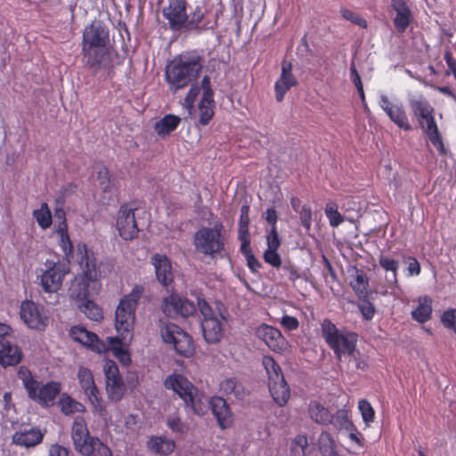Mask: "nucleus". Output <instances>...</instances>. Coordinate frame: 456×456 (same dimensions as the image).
I'll return each mask as SVG.
<instances>
[{
  "label": "nucleus",
  "instance_id": "nucleus-32",
  "mask_svg": "<svg viewBox=\"0 0 456 456\" xmlns=\"http://www.w3.org/2000/svg\"><path fill=\"white\" fill-rule=\"evenodd\" d=\"M219 390L224 395L233 396L240 400L243 399L246 395L244 385L237 378L224 379L219 385Z\"/></svg>",
  "mask_w": 456,
  "mask_h": 456
},
{
  "label": "nucleus",
  "instance_id": "nucleus-11",
  "mask_svg": "<svg viewBox=\"0 0 456 456\" xmlns=\"http://www.w3.org/2000/svg\"><path fill=\"white\" fill-rule=\"evenodd\" d=\"M224 226L216 224L214 227H202L194 234L195 249L207 256H214L224 251Z\"/></svg>",
  "mask_w": 456,
  "mask_h": 456
},
{
  "label": "nucleus",
  "instance_id": "nucleus-15",
  "mask_svg": "<svg viewBox=\"0 0 456 456\" xmlns=\"http://www.w3.org/2000/svg\"><path fill=\"white\" fill-rule=\"evenodd\" d=\"M187 5L186 0H167V5L163 8L162 15L173 32L187 30Z\"/></svg>",
  "mask_w": 456,
  "mask_h": 456
},
{
  "label": "nucleus",
  "instance_id": "nucleus-40",
  "mask_svg": "<svg viewBox=\"0 0 456 456\" xmlns=\"http://www.w3.org/2000/svg\"><path fill=\"white\" fill-rule=\"evenodd\" d=\"M61 411L65 415H70L76 412H84L86 407L79 402L74 400L68 395H62L59 400Z\"/></svg>",
  "mask_w": 456,
  "mask_h": 456
},
{
  "label": "nucleus",
  "instance_id": "nucleus-29",
  "mask_svg": "<svg viewBox=\"0 0 456 456\" xmlns=\"http://www.w3.org/2000/svg\"><path fill=\"white\" fill-rule=\"evenodd\" d=\"M21 360V351L5 338L0 340V363L3 366L16 365Z\"/></svg>",
  "mask_w": 456,
  "mask_h": 456
},
{
  "label": "nucleus",
  "instance_id": "nucleus-37",
  "mask_svg": "<svg viewBox=\"0 0 456 456\" xmlns=\"http://www.w3.org/2000/svg\"><path fill=\"white\" fill-rule=\"evenodd\" d=\"M431 299L428 297H424L419 300V305L411 312L413 320L419 323H424L431 318L432 305Z\"/></svg>",
  "mask_w": 456,
  "mask_h": 456
},
{
  "label": "nucleus",
  "instance_id": "nucleus-62",
  "mask_svg": "<svg viewBox=\"0 0 456 456\" xmlns=\"http://www.w3.org/2000/svg\"><path fill=\"white\" fill-rule=\"evenodd\" d=\"M354 430H346L348 432V438L352 443L356 444L358 447H363V438L362 434L358 431L357 428L354 424Z\"/></svg>",
  "mask_w": 456,
  "mask_h": 456
},
{
  "label": "nucleus",
  "instance_id": "nucleus-51",
  "mask_svg": "<svg viewBox=\"0 0 456 456\" xmlns=\"http://www.w3.org/2000/svg\"><path fill=\"white\" fill-rule=\"evenodd\" d=\"M443 325L456 333V309L451 308L444 311L441 317Z\"/></svg>",
  "mask_w": 456,
  "mask_h": 456
},
{
  "label": "nucleus",
  "instance_id": "nucleus-1",
  "mask_svg": "<svg viewBox=\"0 0 456 456\" xmlns=\"http://www.w3.org/2000/svg\"><path fill=\"white\" fill-rule=\"evenodd\" d=\"M144 292L142 285H135L132 291L124 296L116 309V330L118 337H109L106 345L98 336L82 326H74L70 330V336L80 344L96 353L112 351L113 355L124 365L131 363L128 346L133 339L134 325L135 321V309L139 299Z\"/></svg>",
  "mask_w": 456,
  "mask_h": 456
},
{
  "label": "nucleus",
  "instance_id": "nucleus-30",
  "mask_svg": "<svg viewBox=\"0 0 456 456\" xmlns=\"http://www.w3.org/2000/svg\"><path fill=\"white\" fill-rule=\"evenodd\" d=\"M61 384L55 381H51L42 386L41 387H35V395L28 396L29 398L37 401L41 404L47 405L52 403L61 392Z\"/></svg>",
  "mask_w": 456,
  "mask_h": 456
},
{
  "label": "nucleus",
  "instance_id": "nucleus-13",
  "mask_svg": "<svg viewBox=\"0 0 456 456\" xmlns=\"http://www.w3.org/2000/svg\"><path fill=\"white\" fill-rule=\"evenodd\" d=\"M137 208H132L129 203L122 204L118 211L116 228L119 236L125 240L137 238L140 232L139 221L136 219Z\"/></svg>",
  "mask_w": 456,
  "mask_h": 456
},
{
  "label": "nucleus",
  "instance_id": "nucleus-6",
  "mask_svg": "<svg viewBox=\"0 0 456 456\" xmlns=\"http://www.w3.org/2000/svg\"><path fill=\"white\" fill-rule=\"evenodd\" d=\"M409 106L419 127L427 134L430 142L441 155H445L446 149L435 119L434 108L424 96L410 99Z\"/></svg>",
  "mask_w": 456,
  "mask_h": 456
},
{
  "label": "nucleus",
  "instance_id": "nucleus-25",
  "mask_svg": "<svg viewBox=\"0 0 456 456\" xmlns=\"http://www.w3.org/2000/svg\"><path fill=\"white\" fill-rule=\"evenodd\" d=\"M66 274L64 266L61 264H53L41 275V286L47 293L57 292L61 286L62 280Z\"/></svg>",
  "mask_w": 456,
  "mask_h": 456
},
{
  "label": "nucleus",
  "instance_id": "nucleus-60",
  "mask_svg": "<svg viewBox=\"0 0 456 456\" xmlns=\"http://www.w3.org/2000/svg\"><path fill=\"white\" fill-rule=\"evenodd\" d=\"M49 456H69V450L59 444H53L49 447Z\"/></svg>",
  "mask_w": 456,
  "mask_h": 456
},
{
  "label": "nucleus",
  "instance_id": "nucleus-57",
  "mask_svg": "<svg viewBox=\"0 0 456 456\" xmlns=\"http://www.w3.org/2000/svg\"><path fill=\"white\" fill-rule=\"evenodd\" d=\"M281 324L285 330L291 331L298 328L299 322L294 316L284 315L281 320Z\"/></svg>",
  "mask_w": 456,
  "mask_h": 456
},
{
  "label": "nucleus",
  "instance_id": "nucleus-48",
  "mask_svg": "<svg viewBox=\"0 0 456 456\" xmlns=\"http://www.w3.org/2000/svg\"><path fill=\"white\" fill-rule=\"evenodd\" d=\"M340 14L345 20H349L362 28H366L368 26V22L364 18L349 9L342 7L340 9Z\"/></svg>",
  "mask_w": 456,
  "mask_h": 456
},
{
  "label": "nucleus",
  "instance_id": "nucleus-53",
  "mask_svg": "<svg viewBox=\"0 0 456 456\" xmlns=\"http://www.w3.org/2000/svg\"><path fill=\"white\" fill-rule=\"evenodd\" d=\"M267 249H278L281 246V240L277 227H272L266 236Z\"/></svg>",
  "mask_w": 456,
  "mask_h": 456
},
{
  "label": "nucleus",
  "instance_id": "nucleus-52",
  "mask_svg": "<svg viewBox=\"0 0 456 456\" xmlns=\"http://www.w3.org/2000/svg\"><path fill=\"white\" fill-rule=\"evenodd\" d=\"M277 250L278 249H266L264 253L265 262L276 268L281 265V258Z\"/></svg>",
  "mask_w": 456,
  "mask_h": 456
},
{
  "label": "nucleus",
  "instance_id": "nucleus-54",
  "mask_svg": "<svg viewBox=\"0 0 456 456\" xmlns=\"http://www.w3.org/2000/svg\"><path fill=\"white\" fill-rule=\"evenodd\" d=\"M404 261L408 264L407 276H418L420 274V264L416 257L409 256L404 259Z\"/></svg>",
  "mask_w": 456,
  "mask_h": 456
},
{
  "label": "nucleus",
  "instance_id": "nucleus-63",
  "mask_svg": "<svg viewBox=\"0 0 456 456\" xmlns=\"http://www.w3.org/2000/svg\"><path fill=\"white\" fill-rule=\"evenodd\" d=\"M350 360H354L355 362V369L356 370H366L368 368V362L367 360L361 357L360 351L357 350V354L354 356H348Z\"/></svg>",
  "mask_w": 456,
  "mask_h": 456
},
{
  "label": "nucleus",
  "instance_id": "nucleus-4",
  "mask_svg": "<svg viewBox=\"0 0 456 456\" xmlns=\"http://www.w3.org/2000/svg\"><path fill=\"white\" fill-rule=\"evenodd\" d=\"M197 307L202 316L201 330L204 339L209 344L219 342L224 336V322H227L230 314L226 305L220 300L210 305L199 294L196 297Z\"/></svg>",
  "mask_w": 456,
  "mask_h": 456
},
{
  "label": "nucleus",
  "instance_id": "nucleus-3",
  "mask_svg": "<svg viewBox=\"0 0 456 456\" xmlns=\"http://www.w3.org/2000/svg\"><path fill=\"white\" fill-rule=\"evenodd\" d=\"M202 69L201 57L183 53L175 57L166 68V80L170 91L176 93L196 81Z\"/></svg>",
  "mask_w": 456,
  "mask_h": 456
},
{
  "label": "nucleus",
  "instance_id": "nucleus-8",
  "mask_svg": "<svg viewBox=\"0 0 456 456\" xmlns=\"http://www.w3.org/2000/svg\"><path fill=\"white\" fill-rule=\"evenodd\" d=\"M71 440L74 449L82 456H113L110 447L97 436H93L85 419L75 418L71 427Z\"/></svg>",
  "mask_w": 456,
  "mask_h": 456
},
{
  "label": "nucleus",
  "instance_id": "nucleus-14",
  "mask_svg": "<svg viewBox=\"0 0 456 456\" xmlns=\"http://www.w3.org/2000/svg\"><path fill=\"white\" fill-rule=\"evenodd\" d=\"M111 46H81L82 61L94 73L112 67Z\"/></svg>",
  "mask_w": 456,
  "mask_h": 456
},
{
  "label": "nucleus",
  "instance_id": "nucleus-9",
  "mask_svg": "<svg viewBox=\"0 0 456 456\" xmlns=\"http://www.w3.org/2000/svg\"><path fill=\"white\" fill-rule=\"evenodd\" d=\"M219 14L215 5L208 0L196 1L190 7L186 31L201 33L213 30L218 26Z\"/></svg>",
  "mask_w": 456,
  "mask_h": 456
},
{
  "label": "nucleus",
  "instance_id": "nucleus-5",
  "mask_svg": "<svg viewBox=\"0 0 456 456\" xmlns=\"http://www.w3.org/2000/svg\"><path fill=\"white\" fill-rule=\"evenodd\" d=\"M76 260L82 271V277L77 278L71 284L69 295L73 299L85 302L89 296V283L98 279L96 257L85 243H78Z\"/></svg>",
  "mask_w": 456,
  "mask_h": 456
},
{
  "label": "nucleus",
  "instance_id": "nucleus-17",
  "mask_svg": "<svg viewBox=\"0 0 456 456\" xmlns=\"http://www.w3.org/2000/svg\"><path fill=\"white\" fill-rule=\"evenodd\" d=\"M81 46H111L108 26L102 20H94L86 26Z\"/></svg>",
  "mask_w": 456,
  "mask_h": 456
},
{
  "label": "nucleus",
  "instance_id": "nucleus-31",
  "mask_svg": "<svg viewBox=\"0 0 456 456\" xmlns=\"http://www.w3.org/2000/svg\"><path fill=\"white\" fill-rule=\"evenodd\" d=\"M308 416L316 424L329 426L331 421V411L316 400L310 401L308 404Z\"/></svg>",
  "mask_w": 456,
  "mask_h": 456
},
{
  "label": "nucleus",
  "instance_id": "nucleus-55",
  "mask_svg": "<svg viewBox=\"0 0 456 456\" xmlns=\"http://www.w3.org/2000/svg\"><path fill=\"white\" fill-rule=\"evenodd\" d=\"M200 88L198 84H191L189 92L184 98L185 106L188 109H192L197 96L200 94Z\"/></svg>",
  "mask_w": 456,
  "mask_h": 456
},
{
  "label": "nucleus",
  "instance_id": "nucleus-10",
  "mask_svg": "<svg viewBox=\"0 0 456 456\" xmlns=\"http://www.w3.org/2000/svg\"><path fill=\"white\" fill-rule=\"evenodd\" d=\"M262 362L268 375L269 391L273 401L280 406L285 405L290 397V389L280 365L270 355H265Z\"/></svg>",
  "mask_w": 456,
  "mask_h": 456
},
{
  "label": "nucleus",
  "instance_id": "nucleus-23",
  "mask_svg": "<svg viewBox=\"0 0 456 456\" xmlns=\"http://www.w3.org/2000/svg\"><path fill=\"white\" fill-rule=\"evenodd\" d=\"M380 108L398 127L404 131L411 130L408 117L402 103L392 102L387 95H381L379 100Z\"/></svg>",
  "mask_w": 456,
  "mask_h": 456
},
{
  "label": "nucleus",
  "instance_id": "nucleus-44",
  "mask_svg": "<svg viewBox=\"0 0 456 456\" xmlns=\"http://www.w3.org/2000/svg\"><path fill=\"white\" fill-rule=\"evenodd\" d=\"M325 214L329 219L330 225L338 227L344 222L343 216L338 210V205L334 202L327 203L325 206Z\"/></svg>",
  "mask_w": 456,
  "mask_h": 456
},
{
  "label": "nucleus",
  "instance_id": "nucleus-28",
  "mask_svg": "<svg viewBox=\"0 0 456 456\" xmlns=\"http://www.w3.org/2000/svg\"><path fill=\"white\" fill-rule=\"evenodd\" d=\"M391 7L395 12L393 20L395 28L400 33L405 32L413 20L412 12L406 0H391Z\"/></svg>",
  "mask_w": 456,
  "mask_h": 456
},
{
  "label": "nucleus",
  "instance_id": "nucleus-19",
  "mask_svg": "<svg viewBox=\"0 0 456 456\" xmlns=\"http://www.w3.org/2000/svg\"><path fill=\"white\" fill-rule=\"evenodd\" d=\"M103 370L109 397L112 401H119L125 394L126 387L117 363L111 360L107 361Z\"/></svg>",
  "mask_w": 456,
  "mask_h": 456
},
{
  "label": "nucleus",
  "instance_id": "nucleus-7",
  "mask_svg": "<svg viewBox=\"0 0 456 456\" xmlns=\"http://www.w3.org/2000/svg\"><path fill=\"white\" fill-rule=\"evenodd\" d=\"M322 334L327 345L332 349L337 359L354 356L357 354L358 335L347 330H338L329 319L322 323Z\"/></svg>",
  "mask_w": 456,
  "mask_h": 456
},
{
  "label": "nucleus",
  "instance_id": "nucleus-61",
  "mask_svg": "<svg viewBox=\"0 0 456 456\" xmlns=\"http://www.w3.org/2000/svg\"><path fill=\"white\" fill-rule=\"evenodd\" d=\"M444 59L450 69V71H447L446 74L449 75L450 72H452L454 76V78L456 79V61L453 58L452 53L449 49H447L444 52Z\"/></svg>",
  "mask_w": 456,
  "mask_h": 456
},
{
  "label": "nucleus",
  "instance_id": "nucleus-39",
  "mask_svg": "<svg viewBox=\"0 0 456 456\" xmlns=\"http://www.w3.org/2000/svg\"><path fill=\"white\" fill-rule=\"evenodd\" d=\"M149 447L152 452L168 455L174 452L175 444L171 439L155 437L149 442Z\"/></svg>",
  "mask_w": 456,
  "mask_h": 456
},
{
  "label": "nucleus",
  "instance_id": "nucleus-12",
  "mask_svg": "<svg viewBox=\"0 0 456 456\" xmlns=\"http://www.w3.org/2000/svg\"><path fill=\"white\" fill-rule=\"evenodd\" d=\"M165 343L172 344L175 352L184 357L191 356L194 352L191 337L178 325L168 322L160 330Z\"/></svg>",
  "mask_w": 456,
  "mask_h": 456
},
{
  "label": "nucleus",
  "instance_id": "nucleus-42",
  "mask_svg": "<svg viewBox=\"0 0 456 456\" xmlns=\"http://www.w3.org/2000/svg\"><path fill=\"white\" fill-rule=\"evenodd\" d=\"M78 307L80 311L83 312L86 316L92 321L100 322L103 319V313L102 308L92 300L86 299L85 302H82Z\"/></svg>",
  "mask_w": 456,
  "mask_h": 456
},
{
  "label": "nucleus",
  "instance_id": "nucleus-27",
  "mask_svg": "<svg viewBox=\"0 0 456 456\" xmlns=\"http://www.w3.org/2000/svg\"><path fill=\"white\" fill-rule=\"evenodd\" d=\"M45 436V431L38 427H32L16 431L12 436V443L18 446L29 448L41 444Z\"/></svg>",
  "mask_w": 456,
  "mask_h": 456
},
{
  "label": "nucleus",
  "instance_id": "nucleus-64",
  "mask_svg": "<svg viewBox=\"0 0 456 456\" xmlns=\"http://www.w3.org/2000/svg\"><path fill=\"white\" fill-rule=\"evenodd\" d=\"M265 220L272 227H277L278 216L273 208H270L265 212Z\"/></svg>",
  "mask_w": 456,
  "mask_h": 456
},
{
  "label": "nucleus",
  "instance_id": "nucleus-45",
  "mask_svg": "<svg viewBox=\"0 0 456 456\" xmlns=\"http://www.w3.org/2000/svg\"><path fill=\"white\" fill-rule=\"evenodd\" d=\"M358 408L361 412L362 420L366 425L373 422L375 419V411L368 400L361 399L358 403Z\"/></svg>",
  "mask_w": 456,
  "mask_h": 456
},
{
  "label": "nucleus",
  "instance_id": "nucleus-16",
  "mask_svg": "<svg viewBox=\"0 0 456 456\" xmlns=\"http://www.w3.org/2000/svg\"><path fill=\"white\" fill-rule=\"evenodd\" d=\"M161 310L166 316L170 318H176L177 316L187 318L196 314L197 307L187 297L177 293H172L163 299Z\"/></svg>",
  "mask_w": 456,
  "mask_h": 456
},
{
  "label": "nucleus",
  "instance_id": "nucleus-38",
  "mask_svg": "<svg viewBox=\"0 0 456 456\" xmlns=\"http://www.w3.org/2000/svg\"><path fill=\"white\" fill-rule=\"evenodd\" d=\"M215 101L214 98L201 97L199 103V123L201 126L209 124L214 116Z\"/></svg>",
  "mask_w": 456,
  "mask_h": 456
},
{
  "label": "nucleus",
  "instance_id": "nucleus-36",
  "mask_svg": "<svg viewBox=\"0 0 456 456\" xmlns=\"http://www.w3.org/2000/svg\"><path fill=\"white\" fill-rule=\"evenodd\" d=\"M32 216L42 230H47L53 224L52 211L46 202H43L39 208L34 209Z\"/></svg>",
  "mask_w": 456,
  "mask_h": 456
},
{
  "label": "nucleus",
  "instance_id": "nucleus-59",
  "mask_svg": "<svg viewBox=\"0 0 456 456\" xmlns=\"http://www.w3.org/2000/svg\"><path fill=\"white\" fill-rule=\"evenodd\" d=\"M167 426L172 431L176 433H183L185 431L184 425L181 422L179 417L174 416L167 419Z\"/></svg>",
  "mask_w": 456,
  "mask_h": 456
},
{
  "label": "nucleus",
  "instance_id": "nucleus-46",
  "mask_svg": "<svg viewBox=\"0 0 456 456\" xmlns=\"http://www.w3.org/2000/svg\"><path fill=\"white\" fill-rule=\"evenodd\" d=\"M297 214L301 225L306 232H309L313 223L312 207L309 204H304Z\"/></svg>",
  "mask_w": 456,
  "mask_h": 456
},
{
  "label": "nucleus",
  "instance_id": "nucleus-50",
  "mask_svg": "<svg viewBox=\"0 0 456 456\" xmlns=\"http://www.w3.org/2000/svg\"><path fill=\"white\" fill-rule=\"evenodd\" d=\"M249 225V206L248 204L242 205L240 208V216L239 220V233L248 234Z\"/></svg>",
  "mask_w": 456,
  "mask_h": 456
},
{
  "label": "nucleus",
  "instance_id": "nucleus-49",
  "mask_svg": "<svg viewBox=\"0 0 456 456\" xmlns=\"http://www.w3.org/2000/svg\"><path fill=\"white\" fill-rule=\"evenodd\" d=\"M307 444V437L305 436L298 435L291 443V452L294 456H305V451Z\"/></svg>",
  "mask_w": 456,
  "mask_h": 456
},
{
  "label": "nucleus",
  "instance_id": "nucleus-41",
  "mask_svg": "<svg viewBox=\"0 0 456 456\" xmlns=\"http://www.w3.org/2000/svg\"><path fill=\"white\" fill-rule=\"evenodd\" d=\"M379 265L387 272H392L393 279L389 281L393 287H398L399 261L388 256L381 254L379 257Z\"/></svg>",
  "mask_w": 456,
  "mask_h": 456
},
{
  "label": "nucleus",
  "instance_id": "nucleus-2",
  "mask_svg": "<svg viewBox=\"0 0 456 456\" xmlns=\"http://www.w3.org/2000/svg\"><path fill=\"white\" fill-rule=\"evenodd\" d=\"M164 386L173 390L183 401L186 410L194 414L203 416L208 405L216 417L219 427L223 429L230 428L233 422L232 412L227 402L220 396H213L209 402L203 395H200L197 387L181 374H172L166 378Z\"/></svg>",
  "mask_w": 456,
  "mask_h": 456
},
{
  "label": "nucleus",
  "instance_id": "nucleus-56",
  "mask_svg": "<svg viewBox=\"0 0 456 456\" xmlns=\"http://www.w3.org/2000/svg\"><path fill=\"white\" fill-rule=\"evenodd\" d=\"M362 300V302L359 305L360 312L365 320L370 321L374 317L375 307L367 298Z\"/></svg>",
  "mask_w": 456,
  "mask_h": 456
},
{
  "label": "nucleus",
  "instance_id": "nucleus-58",
  "mask_svg": "<svg viewBox=\"0 0 456 456\" xmlns=\"http://www.w3.org/2000/svg\"><path fill=\"white\" fill-rule=\"evenodd\" d=\"M200 88L202 89L201 97L214 98V91L211 87V81L208 76H204L200 82Z\"/></svg>",
  "mask_w": 456,
  "mask_h": 456
},
{
  "label": "nucleus",
  "instance_id": "nucleus-35",
  "mask_svg": "<svg viewBox=\"0 0 456 456\" xmlns=\"http://www.w3.org/2000/svg\"><path fill=\"white\" fill-rule=\"evenodd\" d=\"M337 430H354V423L349 416V410L346 407L337 410L331 414L330 424Z\"/></svg>",
  "mask_w": 456,
  "mask_h": 456
},
{
  "label": "nucleus",
  "instance_id": "nucleus-34",
  "mask_svg": "<svg viewBox=\"0 0 456 456\" xmlns=\"http://www.w3.org/2000/svg\"><path fill=\"white\" fill-rule=\"evenodd\" d=\"M180 122L181 118L178 116L167 114L155 123L154 130L159 135H168L177 128Z\"/></svg>",
  "mask_w": 456,
  "mask_h": 456
},
{
  "label": "nucleus",
  "instance_id": "nucleus-33",
  "mask_svg": "<svg viewBox=\"0 0 456 456\" xmlns=\"http://www.w3.org/2000/svg\"><path fill=\"white\" fill-rule=\"evenodd\" d=\"M350 286L360 299L369 297V279L361 269H355V275L350 281Z\"/></svg>",
  "mask_w": 456,
  "mask_h": 456
},
{
  "label": "nucleus",
  "instance_id": "nucleus-18",
  "mask_svg": "<svg viewBox=\"0 0 456 456\" xmlns=\"http://www.w3.org/2000/svg\"><path fill=\"white\" fill-rule=\"evenodd\" d=\"M77 379L80 387L93 405L94 411L100 414H102V412L105 411V407L103 405L100 391L95 385L92 371L88 368L79 367L77 371Z\"/></svg>",
  "mask_w": 456,
  "mask_h": 456
},
{
  "label": "nucleus",
  "instance_id": "nucleus-22",
  "mask_svg": "<svg viewBox=\"0 0 456 456\" xmlns=\"http://www.w3.org/2000/svg\"><path fill=\"white\" fill-rule=\"evenodd\" d=\"M54 232L59 236V245L65 257L69 260L70 257H73L74 246L69 234L66 212L61 208H56L54 210Z\"/></svg>",
  "mask_w": 456,
  "mask_h": 456
},
{
  "label": "nucleus",
  "instance_id": "nucleus-21",
  "mask_svg": "<svg viewBox=\"0 0 456 456\" xmlns=\"http://www.w3.org/2000/svg\"><path fill=\"white\" fill-rule=\"evenodd\" d=\"M20 318L30 328L44 330L48 323V318L44 314V309L33 301H24L20 305Z\"/></svg>",
  "mask_w": 456,
  "mask_h": 456
},
{
  "label": "nucleus",
  "instance_id": "nucleus-20",
  "mask_svg": "<svg viewBox=\"0 0 456 456\" xmlns=\"http://www.w3.org/2000/svg\"><path fill=\"white\" fill-rule=\"evenodd\" d=\"M255 335L274 353L282 354L288 347V340L277 328L271 325H259L255 330Z\"/></svg>",
  "mask_w": 456,
  "mask_h": 456
},
{
  "label": "nucleus",
  "instance_id": "nucleus-24",
  "mask_svg": "<svg viewBox=\"0 0 456 456\" xmlns=\"http://www.w3.org/2000/svg\"><path fill=\"white\" fill-rule=\"evenodd\" d=\"M297 84V79L292 73V63L289 61H282L281 76L274 84L276 101L282 102L285 94Z\"/></svg>",
  "mask_w": 456,
  "mask_h": 456
},
{
  "label": "nucleus",
  "instance_id": "nucleus-47",
  "mask_svg": "<svg viewBox=\"0 0 456 456\" xmlns=\"http://www.w3.org/2000/svg\"><path fill=\"white\" fill-rule=\"evenodd\" d=\"M97 179L100 186L104 192H110L112 188V180L110 171L106 167H102L97 172Z\"/></svg>",
  "mask_w": 456,
  "mask_h": 456
},
{
  "label": "nucleus",
  "instance_id": "nucleus-43",
  "mask_svg": "<svg viewBox=\"0 0 456 456\" xmlns=\"http://www.w3.org/2000/svg\"><path fill=\"white\" fill-rule=\"evenodd\" d=\"M18 378L22 381L28 396L35 395V387H38L39 383L33 378L31 371L24 367H20L18 370Z\"/></svg>",
  "mask_w": 456,
  "mask_h": 456
},
{
  "label": "nucleus",
  "instance_id": "nucleus-26",
  "mask_svg": "<svg viewBox=\"0 0 456 456\" xmlns=\"http://www.w3.org/2000/svg\"><path fill=\"white\" fill-rule=\"evenodd\" d=\"M157 280L163 286L167 287L174 281V273L170 259L166 255L154 254L151 256Z\"/></svg>",
  "mask_w": 456,
  "mask_h": 456
}]
</instances>
